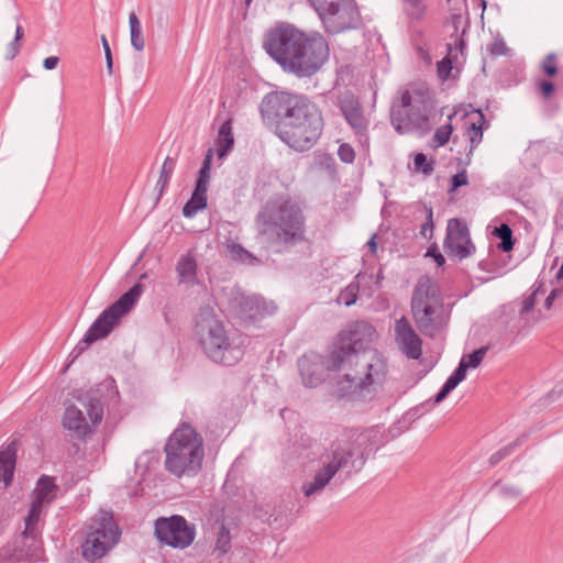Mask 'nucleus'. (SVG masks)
I'll return each mask as SVG.
<instances>
[{"label":"nucleus","mask_w":563,"mask_h":563,"mask_svg":"<svg viewBox=\"0 0 563 563\" xmlns=\"http://www.w3.org/2000/svg\"><path fill=\"white\" fill-rule=\"evenodd\" d=\"M375 338V328L366 321H355L339 333L327 356L330 371H345L343 378L335 385L334 394L338 398L365 399L383 384L386 364L368 351Z\"/></svg>","instance_id":"f257e3e1"},{"label":"nucleus","mask_w":563,"mask_h":563,"mask_svg":"<svg viewBox=\"0 0 563 563\" xmlns=\"http://www.w3.org/2000/svg\"><path fill=\"white\" fill-rule=\"evenodd\" d=\"M260 110L265 122L275 124L280 141L296 152L311 150L322 135V111L305 95L269 92L263 98Z\"/></svg>","instance_id":"f03ea898"},{"label":"nucleus","mask_w":563,"mask_h":563,"mask_svg":"<svg viewBox=\"0 0 563 563\" xmlns=\"http://www.w3.org/2000/svg\"><path fill=\"white\" fill-rule=\"evenodd\" d=\"M365 433L347 431L335 438L320 455V467L312 481L302 484L307 498L320 495L338 473L351 477L361 472L368 460Z\"/></svg>","instance_id":"7ed1b4c3"},{"label":"nucleus","mask_w":563,"mask_h":563,"mask_svg":"<svg viewBox=\"0 0 563 563\" xmlns=\"http://www.w3.org/2000/svg\"><path fill=\"white\" fill-rule=\"evenodd\" d=\"M258 234L276 252H287L306 242V217L287 196L269 199L256 216Z\"/></svg>","instance_id":"20e7f679"},{"label":"nucleus","mask_w":563,"mask_h":563,"mask_svg":"<svg viewBox=\"0 0 563 563\" xmlns=\"http://www.w3.org/2000/svg\"><path fill=\"white\" fill-rule=\"evenodd\" d=\"M165 468L176 477L196 476L205 457L203 439L188 422H181L169 435L165 446Z\"/></svg>","instance_id":"39448f33"},{"label":"nucleus","mask_w":563,"mask_h":563,"mask_svg":"<svg viewBox=\"0 0 563 563\" xmlns=\"http://www.w3.org/2000/svg\"><path fill=\"white\" fill-rule=\"evenodd\" d=\"M196 332L203 352L214 363L232 366L242 360L244 339L239 334H229L211 310L200 312Z\"/></svg>","instance_id":"423d86ee"},{"label":"nucleus","mask_w":563,"mask_h":563,"mask_svg":"<svg viewBox=\"0 0 563 563\" xmlns=\"http://www.w3.org/2000/svg\"><path fill=\"white\" fill-rule=\"evenodd\" d=\"M433 109L430 89L423 84H411L401 91L400 98L393 102L391 124L399 133L428 130L429 115Z\"/></svg>","instance_id":"0eeeda50"},{"label":"nucleus","mask_w":563,"mask_h":563,"mask_svg":"<svg viewBox=\"0 0 563 563\" xmlns=\"http://www.w3.org/2000/svg\"><path fill=\"white\" fill-rule=\"evenodd\" d=\"M410 310L417 328L423 335L432 338L445 324L439 286L430 277L419 278L412 291Z\"/></svg>","instance_id":"6e6552de"},{"label":"nucleus","mask_w":563,"mask_h":563,"mask_svg":"<svg viewBox=\"0 0 563 563\" xmlns=\"http://www.w3.org/2000/svg\"><path fill=\"white\" fill-rule=\"evenodd\" d=\"M143 291L144 286L140 283H136L117 301L106 308L87 330L84 338L74 347L70 356L74 358L79 356L93 342L106 338L119 323L120 319L133 308Z\"/></svg>","instance_id":"1a4fd4ad"},{"label":"nucleus","mask_w":563,"mask_h":563,"mask_svg":"<svg viewBox=\"0 0 563 563\" xmlns=\"http://www.w3.org/2000/svg\"><path fill=\"white\" fill-rule=\"evenodd\" d=\"M296 54L292 56L286 73L299 78L311 77L328 62L329 44L319 32L306 33Z\"/></svg>","instance_id":"9d476101"},{"label":"nucleus","mask_w":563,"mask_h":563,"mask_svg":"<svg viewBox=\"0 0 563 563\" xmlns=\"http://www.w3.org/2000/svg\"><path fill=\"white\" fill-rule=\"evenodd\" d=\"M306 32L289 23H278L267 30L262 46L265 53L286 71Z\"/></svg>","instance_id":"9b49d317"},{"label":"nucleus","mask_w":563,"mask_h":563,"mask_svg":"<svg viewBox=\"0 0 563 563\" xmlns=\"http://www.w3.org/2000/svg\"><path fill=\"white\" fill-rule=\"evenodd\" d=\"M121 531L113 521L112 515L101 512L92 520L82 544V556L90 562L104 556L118 542Z\"/></svg>","instance_id":"f8f14e48"},{"label":"nucleus","mask_w":563,"mask_h":563,"mask_svg":"<svg viewBox=\"0 0 563 563\" xmlns=\"http://www.w3.org/2000/svg\"><path fill=\"white\" fill-rule=\"evenodd\" d=\"M154 533L161 543L174 549L189 547L196 537V528L183 516L159 517L154 523Z\"/></svg>","instance_id":"ddd939ff"},{"label":"nucleus","mask_w":563,"mask_h":563,"mask_svg":"<svg viewBox=\"0 0 563 563\" xmlns=\"http://www.w3.org/2000/svg\"><path fill=\"white\" fill-rule=\"evenodd\" d=\"M319 18L329 34H339L362 26V15L354 0H339Z\"/></svg>","instance_id":"4468645a"},{"label":"nucleus","mask_w":563,"mask_h":563,"mask_svg":"<svg viewBox=\"0 0 563 563\" xmlns=\"http://www.w3.org/2000/svg\"><path fill=\"white\" fill-rule=\"evenodd\" d=\"M444 251L449 257L462 261L475 252L467 224L459 218L450 219L444 239Z\"/></svg>","instance_id":"2eb2a0df"},{"label":"nucleus","mask_w":563,"mask_h":563,"mask_svg":"<svg viewBox=\"0 0 563 563\" xmlns=\"http://www.w3.org/2000/svg\"><path fill=\"white\" fill-rule=\"evenodd\" d=\"M336 106L354 134L360 140L367 139L369 119L365 115L358 97L352 91H344L338 96Z\"/></svg>","instance_id":"dca6fc26"},{"label":"nucleus","mask_w":563,"mask_h":563,"mask_svg":"<svg viewBox=\"0 0 563 563\" xmlns=\"http://www.w3.org/2000/svg\"><path fill=\"white\" fill-rule=\"evenodd\" d=\"M40 517L27 515L23 532L14 541V550L19 558L38 561L42 555V540L38 529Z\"/></svg>","instance_id":"f3484780"},{"label":"nucleus","mask_w":563,"mask_h":563,"mask_svg":"<svg viewBox=\"0 0 563 563\" xmlns=\"http://www.w3.org/2000/svg\"><path fill=\"white\" fill-rule=\"evenodd\" d=\"M395 340L407 357L411 360L421 357L422 340L405 316L395 322Z\"/></svg>","instance_id":"a211bd4d"},{"label":"nucleus","mask_w":563,"mask_h":563,"mask_svg":"<svg viewBox=\"0 0 563 563\" xmlns=\"http://www.w3.org/2000/svg\"><path fill=\"white\" fill-rule=\"evenodd\" d=\"M230 307L236 317L244 321H252L260 316L272 312L262 297L241 292L231 298Z\"/></svg>","instance_id":"6ab92c4d"},{"label":"nucleus","mask_w":563,"mask_h":563,"mask_svg":"<svg viewBox=\"0 0 563 563\" xmlns=\"http://www.w3.org/2000/svg\"><path fill=\"white\" fill-rule=\"evenodd\" d=\"M324 367L330 369L327 360L323 362L322 357L314 353L306 354L298 360L301 379L310 388L322 383Z\"/></svg>","instance_id":"aec40b11"},{"label":"nucleus","mask_w":563,"mask_h":563,"mask_svg":"<svg viewBox=\"0 0 563 563\" xmlns=\"http://www.w3.org/2000/svg\"><path fill=\"white\" fill-rule=\"evenodd\" d=\"M213 544L210 555L214 560H221L232 549V534L229 526L223 520H217L212 525Z\"/></svg>","instance_id":"412c9836"},{"label":"nucleus","mask_w":563,"mask_h":563,"mask_svg":"<svg viewBox=\"0 0 563 563\" xmlns=\"http://www.w3.org/2000/svg\"><path fill=\"white\" fill-rule=\"evenodd\" d=\"M63 427L73 431L79 439L91 433V428L84 415V411L75 405L66 407L63 416Z\"/></svg>","instance_id":"4be33fe9"},{"label":"nucleus","mask_w":563,"mask_h":563,"mask_svg":"<svg viewBox=\"0 0 563 563\" xmlns=\"http://www.w3.org/2000/svg\"><path fill=\"white\" fill-rule=\"evenodd\" d=\"M56 490L57 486L53 478L45 475L42 476L37 482L35 498L32 501L29 515H32V517H40L44 504L53 500Z\"/></svg>","instance_id":"5701e85b"},{"label":"nucleus","mask_w":563,"mask_h":563,"mask_svg":"<svg viewBox=\"0 0 563 563\" xmlns=\"http://www.w3.org/2000/svg\"><path fill=\"white\" fill-rule=\"evenodd\" d=\"M18 452V441L13 440L0 451V481L8 487L13 479Z\"/></svg>","instance_id":"b1692460"},{"label":"nucleus","mask_w":563,"mask_h":563,"mask_svg":"<svg viewBox=\"0 0 563 563\" xmlns=\"http://www.w3.org/2000/svg\"><path fill=\"white\" fill-rule=\"evenodd\" d=\"M176 273L178 275V284L196 285L198 265L194 255L188 252L178 258L176 264Z\"/></svg>","instance_id":"393cba45"},{"label":"nucleus","mask_w":563,"mask_h":563,"mask_svg":"<svg viewBox=\"0 0 563 563\" xmlns=\"http://www.w3.org/2000/svg\"><path fill=\"white\" fill-rule=\"evenodd\" d=\"M93 427L98 426L103 418V402L99 391L90 390L79 398Z\"/></svg>","instance_id":"a878e982"},{"label":"nucleus","mask_w":563,"mask_h":563,"mask_svg":"<svg viewBox=\"0 0 563 563\" xmlns=\"http://www.w3.org/2000/svg\"><path fill=\"white\" fill-rule=\"evenodd\" d=\"M234 145V137L232 133V119L225 120L219 131L217 137L218 157L223 158L232 150Z\"/></svg>","instance_id":"bb28decb"},{"label":"nucleus","mask_w":563,"mask_h":563,"mask_svg":"<svg viewBox=\"0 0 563 563\" xmlns=\"http://www.w3.org/2000/svg\"><path fill=\"white\" fill-rule=\"evenodd\" d=\"M207 189L195 186L191 197L183 207L185 218H192L207 207Z\"/></svg>","instance_id":"cd10ccee"},{"label":"nucleus","mask_w":563,"mask_h":563,"mask_svg":"<svg viewBox=\"0 0 563 563\" xmlns=\"http://www.w3.org/2000/svg\"><path fill=\"white\" fill-rule=\"evenodd\" d=\"M129 24L131 45L135 51L141 52L145 47V40L143 36L141 22L134 12H131L129 15Z\"/></svg>","instance_id":"c85d7f7f"},{"label":"nucleus","mask_w":563,"mask_h":563,"mask_svg":"<svg viewBox=\"0 0 563 563\" xmlns=\"http://www.w3.org/2000/svg\"><path fill=\"white\" fill-rule=\"evenodd\" d=\"M528 439V434H521L519 435L515 441L507 444L506 446L499 449L495 453H493L488 460L489 466H496L498 463H500L504 459L514 453V451L520 446L526 440Z\"/></svg>","instance_id":"c756f323"},{"label":"nucleus","mask_w":563,"mask_h":563,"mask_svg":"<svg viewBox=\"0 0 563 563\" xmlns=\"http://www.w3.org/2000/svg\"><path fill=\"white\" fill-rule=\"evenodd\" d=\"M493 234L500 240L498 249L503 252H510L514 249L516 240L512 235V230L507 223H501L494 229Z\"/></svg>","instance_id":"7c9ffc66"},{"label":"nucleus","mask_w":563,"mask_h":563,"mask_svg":"<svg viewBox=\"0 0 563 563\" xmlns=\"http://www.w3.org/2000/svg\"><path fill=\"white\" fill-rule=\"evenodd\" d=\"M404 12L408 16V19L412 21H420L423 19L427 5L424 0H401Z\"/></svg>","instance_id":"2f4dec72"},{"label":"nucleus","mask_w":563,"mask_h":563,"mask_svg":"<svg viewBox=\"0 0 563 563\" xmlns=\"http://www.w3.org/2000/svg\"><path fill=\"white\" fill-rule=\"evenodd\" d=\"M176 167V161L169 156H167L163 163L159 178L156 183V189H158V197L162 196L164 189L169 183V179L174 173Z\"/></svg>","instance_id":"473e14b6"},{"label":"nucleus","mask_w":563,"mask_h":563,"mask_svg":"<svg viewBox=\"0 0 563 563\" xmlns=\"http://www.w3.org/2000/svg\"><path fill=\"white\" fill-rule=\"evenodd\" d=\"M212 156H213L212 148H209L205 156V159L202 162V166L199 170V175H198V178H197L196 185H195L197 187H200V188H203L207 190H208L209 181H210V168H211Z\"/></svg>","instance_id":"72a5a7b5"},{"label":"nucleus","mask_w":563,"mask_h":563,"mask_svg":"<svg viewBox=\"0 0 563 563\" xmlns=\"http://www.w3.org/2000/svg\"><path fill=\"white\" fill-rule=\"evenodd\" d=\"M478 121L472 122L468 128L470 152H472L483 139V123L485 122V118L481 111H478Z\"/></svg>","instance_id":"f704fd0d"},{"label":"nucleus","mask_w":563,"mask_h":563,"mask_svg":"<svg viewBox=\"0 0 563 563\" xmlns=\"http://www.w3.org/2000/svg\"><path fill=\"white\" fill-rule=\"evenodd\" d=\"M543 283H540L537 288L522 300L521 302V309L519 311V316L521 320H526V316L533 310V307L537 302V296L542 292L544 294V290H542Z\"/></svg>","instance_id":"c9c22d12"},{"label":"nucleus","mask_w":563,"mask_h":563,"mask_svg":"<svg viewBox=\"0 0 563 563\" xmlns=\"http://www.w3.org/2000/svg\"><path fill=\"white\" fill-rule=\"evenodd\" d=\"M358 284L351 283L349 286L343 289L339 295V301L345 305L346 307L355 303L358 292Z\"/></svg>","instance_id":"e433bc0d"},{"label":"nucleus","mask_w":563,"mask_h":563,"mask_svg":"<svg viewBox=\"0 0 563 563\" xmlns=\"http://www.w3.org/2000/svg\"><path fill=\"white\" fill-rule=\"evenodd\" d=\"M488 351V346H482L474 352L464 355L463 357H466V365L467 368H476L485 357L486 353Z\"/></svg>","instance_id":"4c0bfd02"},{"label":"nucleus","mask_w":563,"mask_h":563,"mask_svg":"<svg viewBox=\"0 0 563 563\" xmlns=\"http://www.w3.org/2000/svg\"><path fill=\"white\" fill-rule=\"evenodd\" d=\"M413 164L416 170L422 172L426 176H429L433 172V162H428L427 156L423 153L415 155Z\"/></svg>","instance_id":"58836bf2"},{"label":"nucleus","mask_w":563,"mask_h":563,"mask_svg":"<svg viewBox=\"0 0 563 563\" xmlns=\"http://www.w3.org/2000/svg\"><path fill=\"white\" fill-rule=\"evenodd\" d=\"M23 29L22 26L18 25L15 29V35L13 41L9 44L7 48V59H13L20 52V41L23 37Z\"/></svg>","instance_id":"ea45409f"},{"label":"nucleus","mask_w":563,"mask_h":563,"mask_svg":"<svg viewBox=\"0 0 563 563\" xmlns=\"http://www.w3.org/2000/svg\"><path fill=\"white\" fill-rule=\"evenodd\" d=\"M452 131L453 128L451 124L442 125L435 130L433 140L437 142L438 146H443L449 142Z\"/></svg>","instance_id":"a19ab883"},{"label":"nucleus","mask_w":563,"mask_h":563,"mask_svg":"<svg viewBox=\"0 0 563 563\" xmlns=\"http://www.w3.org/2000/svg\"><path fill=\"white\" fill-rule=\"evenodd\" d=\"M426 211H427L426 222L421 227L420 234L424 239H431L433 229H434L433 211H432L431 207L426 208Z\"/></svg>","instance_id":"79ce46f5"},{"label":"nucleus","mask_w":563,"mask_h":563,"mask_svg":"<svg viewBox=\"0 0 563 563\" xmlns=\"http://www.w3.org/2000/svg\"><path fill=\"white\" fill-rule=\"evenodd\" d=\"M338 155L340 159L346 164H351L355 159V152L353 147L347 143H343L339 146Z\"/></svg>","instance_id":"37998d69"},{"label":"nucleus","mask_w":563,"mask_h":563,"mask_svg":"<svg viewBox=\"0 0 563 563\" xmlns=\"http://www.w3.org/2000/svg\"><path fill=\"white\" fill-rule=\"evenodd\" d=\"M522 490L519 486L514 484H503L499 485V494L504 498H518L521 495Z\"/></svg>","instance_id":"c03bdc74"},{"label":"nucleus","mask_w":563,"mask_h":563,"mask_svg":"<svg viewBox=\"0 0 563 563\" xmlns=\"http://www.w3.org/2000/svg\"><path fill=\"white\" fill-rule=\"evenodd\" d=\"M555 60H556V55L554 53H551V54L547 55V57L542 62V69L550 77H553L558 74V67L555 65Z\"/></svg>","instance_id":"a18cd8bd"},{"label":"nucleus","mask_w":563,"mask_h":563,"mask_svg":"<svg viewBox=\"0 0 563 563\" xmlns=\"http://www.w3.org/2000/svg\"><path fill=\"white\" fill-rule=\"evenodd\" d=\"M339 0H308L310 5L318 13V16H320L321 13H324L328 9H330Z\"/></svg>","instance_id":"49530a36"},{"label":"nucleus","mask_w":563,"mask_h":563,"mask_svg":"<svg viewBox=\"0 0 563 563\" xmlns=\"http://www.w3.org/2000/svg\"><path fill=\"white\" fill-rule=\"evenodd\" d=\"M467 174L466 170L459 172L451 178V191L456 190L457 188L467 185Z\"/></svg>","instance_id":"de8ad7c7"},{"label":"nucleus","mask_w":563,"mask_h":563,"mask_svg":"<svg viewBox=\"0 0 563 563\" xmlns=\"http://www.w3.org/2000/svg\"><path fill=\"white\" fill-rule=\"evenodd\" d=\"M452 70V62L450 58H443L438 63V75L441 79L445 80Z\"/></svg>","instance_id":"09e8293b"},{"label":"nucleus","mask_w":563,"mask_h":563,"mask_svg":"<svg viewBox=\"0 0 563 563\" xmlns=\"http://www.w3.org/2000/svg\"><path fill=\"white\" fill-rule=\"evenodd\" d=\"M232 257L242 262H245L249 258H252V254L244 250L241 245L233 244L231 246Z\"/></svg>","instance_id":"8fccbe9b"},{"label":"nucleus","mask_w":563,"mask_h":563,"mask_svg":"<svg viewBox=\"0 0 563 563\" xmlns=\"http://www.w3.org/2000/svg\"><path fill=\"white\" fill-rule=\"evenodd\" d=\"M487 49L495 56L505 55L507 52L506 44L503 40H495Z\"/></svg>","instance_id":"3c124183"},{"label":"nucleus","mask_w":563,"mask_h":563,"mask_svg":"<svg viewBox=\"0 0 563 563\" xmlns=\"http://www.w3.org/2000/svg\"><path fill=\"white\" fill-rule=\"evenodd\" d=\"M101 42H102V46H103V51H104V55H106L107 69L109 71V74H112V68H113L112 53H111V48L108 43V40L104 35L101 36Z\"/></svg>","instance_id":"603ef678"},{"label":"nucleus","mask_w":563,"mask_h":563,"mask_svg":"<svg viewBox=\"0 0 563 563\" xmlns=\"http://www.w3.org/2000/svg\"><path fill=\"white\" fill-rule=\"evenodd\" d=\"M467 369L466 357H462L457 367L451 375H453L461 383L465 379Z\"/></svg>","instance_id":"864d4df0"},{"label":"nucleus","mask_w":563,"mask_h":563,"mask_svg":"<svg viewBox=\"0 0 563 563\" xmlns=\"http://www.w3.org/2000/svg\"><path fill=\"white\" fill-rule=\"evenodd\" d=\"M555 87L554 84L549 80H541L539 82V90L543 98L548 99L553 93Z\"/></svg>","instance_id":"5fc2aeb1"},{"label":"nucleus","mask_w":563,"mask_h":563,"mask_svg":"<svg viewBox=\"0 0 563 563\" xmlns=\"http://www.w3.org/2000/svg\"><path fill=\"white\" fill-rule=\"evenodd\" d=\"M427 256H432L438 266H442L445 263L444 256L438 251L435 246L430 247L427 252Z\"/></svg>","instance_id":"6e6d98bb"},{"label":"nucleus","mask_w":563,"mask_h":563,"mask_svg":"<svg viewBox=\"0 0 563 563\" xmlns=\"http://www.w3.org/2000/svg\"><path fill=\"white\" fill-rule=\"evenodd\" d=\"M563 294V288L553 289L549 296L545 298L544 306L547 309H550L553 305V301Z\"/></svg>","instance_id":"4d7b16f0"},{"label":"nucleus","mask_w":563,"mask_h":563,"mask_svg":"<svg viewBox=\"0 0 563 563\" xmlns=\"http://www.w3.org/2000/svg\"><path fill=\"white\" fill-rule=\"evenodd\" d=\"M59 58L57 56H49L43 60V67L47 70H53L57 67Z\"/></svg>","instance_id":"13d9d810"},{"label":"nucleus","mask_w":563,"mask_h":563,"mask_svg":"<svg viewBox=\"0 0 563 563\" xmlns=\"http://www.w3.org/2000/svg\"><path fill=\"white\" fill-rule=\"evenodd\" d=\"M459 384L460 382L453 375H451L443 384V387L445 388V390H449L451 393Z\"/></svg>","instance_id":"bf43d9fd"},{"label":"nucleus","mask_w":563,"mask_h":563,"mask_svg":"<svg viewBox=\"0 0 563 563\" xmlns=\"http://www.w3.org/2000/svg\"><path fill=\"white\" fill-rule=\"evenodd\" d=\"M449 394H450V391L445 390V388L442 386L440 391L434 396L433 404H440L441 401H443L446 398V396Z\"/></svg>","instance_id":"052dcab7"},{"label":"nucleus","mask_w":563,"mask_h":563,"mask_svg":"<svg viewBox=\"0 0 563 563\" xmlns=\"http://www.w3.org/2000/svg\"><path fill=\"white\" fill-rule=\"evenodd\" d=\"M367 246L369 247V251L372 253H375L377 250V243H376V236L373 235L369 241L367 242Z\"/></svg>","instance_id":"680f3d73"},{"label":"nucleus","mask_w":563,"mask_h":563,"mask_svg":"<svg viewBox=\"0 0 563 563\" xmlns=\"http://www.w3.org/2000/svg\"><path fill=\"white\" fill-rule=\"evenodd\" d=\"M384 279L383 271L379 269L376 275V284L379 285L380 280Z\"/></svg>","instance_id":"e2e57ef3"},{"label":"nucleus","mask_w":563,"mask_h":563,"mask_svg":"<svg viewBox=\"0 0 563 563\" xmlns=\"http://www.w3.org/2000/svg\"><path fill=\"white\" fill-rule=\"evenodd\" d=\"M460 15H453V23L455 24L460 20Z\"/></svg>","instance_id":"0e129e2a"},{"label":"nucleus","mask_w":563,"mask_h":563,"mask_svg":"<svg viewBox=\"0 0 563 563\" xmlns=\"http://www.w3.org/2000/svg\"><path fill=\"white\" fill-rule=\"evenodd\" d=\"M459 45H460V47L462 48V47L464 46V41H463V40H460V41H459Z\"/></svg>","instance_id":"69168bd1"},{"label":"nucleus","mask_w":563,"mask_h":563,"mask_svg":"<svg viewBox=\"0 0 563 563\" xmlns=\"http://www.w3.org/2000/svg\"><path fill=\"white\" fill-rule=\"evenodd\" d=\"M244 1H245L246 7H249L253 0H244Z\"/></svg>","instance_id":"338daca9"},{"label":"nucleus","mask_w":563,"mask_h":563,"mask_svg":"<svg viewBox=\"0 0 563 563\" xmlns=\"http://www.w3.org/2000/svg\"><path fill=\"white\" fill-rule=\"evenodd\" d=\"M481 4H482L483 9H485V8H486V1H485V0H482V3H481Z\"/></svg>","instance_id":"774afa93"}]
</instances>
